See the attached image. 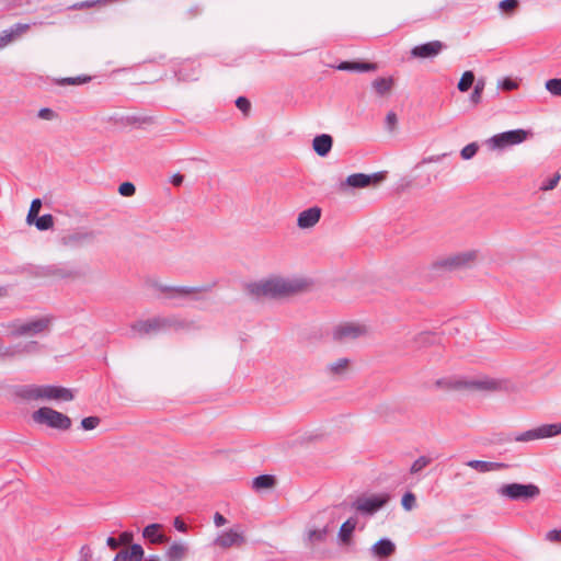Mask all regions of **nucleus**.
Masks as SVG:
<instances>
[{
    "label": "nucleus",
    "instance_id": "nucleus-1",
    "mask_svg": "<svg viewBox=\"0 0 561 561\" xmlns=\"http://www.w3.org/2000/svg\"><path fill=\"white\" fill-rule=\"evenodd\" d=\"M309 282L301 277L271 275L248 284V293L255 298H285L305 291Z\"/></svg>",
    "mask_w": 561,
    "mask_h": 561
},
{
    "label": "nucleus",
    "instance_id": "nucleus-2",
    "mask_svg": "<svg viewBox=\"0 0 561 561\" xmlns=\"http://www.w3.org/2000/svg\"><path fill=\"white\" fill-rule=\"evenodd\" d=\"M16 396L25 401L69 402L73 390L56 385H25L16 389Z\"/></svg>",
    "mask_w": 561,
    "mask_h": 561
},
{
    "label": "nucleus",
    "instance_id": "nucleus-3",
    "mask_svg": "<svg viewBox=\"0 0 561 561\" xmlns=\"http://www.w3.org/2000/svg\"><path fill=\"white\" fill-rule=\"evenodd\" d=\"M55 318L45 313L28 319H18L7 325L11 337H34L47 335L53 328Z\"/></svg>",
    "mask_w": 561,
    "mask_h": 561
},
{
    "label": "nucleus",
    "instance_id": "nucleus-4",
    "mask_svg": "<svg viewBox=\"0 0 561 561\" xmlns=\"http://www.w3.org/2000/svg\"><path fill=\"white\" fill-rule=\"evenodd\" d=\"M480 259L478 250H465L448 256L438 259L433 263L435 270L455 271L460 268H469L473 266Z\"/></svg>",
    "mask_w": 561,
    "mask_h": 561
},
{
    "label": "nucleus",
    "instance_id": "nucleus-5",
    "mask_svg": "<svg viewBox=\"0 0 561 561\" xmlns=\"http://www.w3.org/2000/svg\"><path fill=\"white\" fill-rule=\"evenodd\" d=\"M32 420L35 424L45 425L53 430L68 431L71 425V419L49 407H42L32 413Z\"/></svg>",
    "mask_w": 561,
    "mask_h": 561
},
{
    "label": "nucleus",
    "instance_id": "nucleus-6",
    "mask_svg": "<svg viewBox=\"0 0 561 561\" xmlns=\"http://www.w3.org/2000/svg\"><path fill=\"white\" fill-rule=\"evenodd\" d=\"M510 382L489 376L466 377L465 391L491 393L507 390Z\"/></svg>",
    "mask_w": 561,
    "mask_h": 561
},
{
    "label": "nucleus",
    "instance_id": "nucleus-7",
    "mask_svg": "<svg viewBox=\"0 0 561 561\" xmlns=\"http://www.w3.org/2000/svg\"><path fill=\"white\" fill-rule=\"evenodd\" d=\"M526 139V130L514 129L493 135L484 141V146L490 151H503L515 145L522 144Z\"/></svg>",
    "mask_w": 561,
    "mask_h": 561
},
{
    "label": "nucleus",
    "instance_id": "nucleus-8",
    "mask_svg": "<svg viewBox=\"0 0 561 561\" xmlns=\"http://www.w3.org/2000/svg\"><path fill=\"white\" fill-rule=\"evenodd\" d=\"M385 180L383 172L373 174L354 173L348 175L343 182L340 183V192H346L348 188H366L376 186Z\"/></svg>",
    "mask_w": 561,
    "mask_h": 561
},
{
    "label": "nucleus",
    "instance_id": "nucleus-9",
    "mask_svg": "<svg viewBox=\"0 0 561 561\" xmlns=\"http://www.w3.org/2000/svg\"><path fill=\"white\" fill-rule=\"evenodd\" d=\"M245 543L244 529L237 524L229 529L220 531L214 539L213 545L220 549L239 548Z\"/></svg>",
    "mask_w": 561,
    "mask_h": 561
},
{
    "label": "nucleus",
    "instance_id": "nucleus-10",
    "mask_svg": "<svg viewBox=\"0 0 561 561\" xmlns=\"http://www.w3.org/2000/svg\"><path fill=\"white\" fill-rule=\"evenodd\" d=\"M388 501V494L359 496L353 502L352 507L362 515L371 516L381 510Z\"/></svg>",
    "mask_w": 561,
    "mask_h": 561
},
{
    "label": "nucleus",
    "instance_id": "nucleus-11",
    "mask_svg": "<svg viewBox=\"0 0 561 561\" xmlns=\"http://www.w3.org/2000/svg\"><path fill=\"white\" fill-rule=\"evenodd\" d=\"M368 333L365 324L357 322H345L336 325L333 330V339L340 343H350Z\"/></svg>",
    "mask_w": 561,
    "mask_h": 561
},
{
    "label": "nucleus",
    "instance_id": "nucleus-12",
    "mask_svg": "<svg viewBox=\"0 0 561 561\" xmlns=\"http://www.w3.org/2000/svg\"><path fill=\"white\" fill-rule=\"evenodd\" d=\"M173 325V321L168 318H150L139 320L131 324V331L138 336L156 334Z\"/></svg>",
    "mask_w": 561,
    "mask_h": 561
},
{
    "label": "nucleus",
    "instance_id": "nucleus-13",
    "mask_svg": "<svg viewBox=\"0 0 561 561\" xmlns=\"http://www.w3.org/2000/svg\"><path fill=\"white\" fill-rule=\"evenodd\" d=\"M353 371V359L350 357H339L330 360L323 368L324 375L332 380H342L347 378Z\"/></svg>",
    "mask_w": 561,
    "mask_h": 561
},
{
    "label": "nucleus",
    "instance_id": "nucleus-14",
    "mask_svg": "<svg viewBox=\"0 0 561 561\" xmlns=\"http://www.w3.org/2000/svg\"><path fill=\"white\" fill-rule=\"evenodd\" d=\"M561 434V423L542 424L528 430V440L550 438Z\"/></svg>",
    "mask_w": 561,
    "mask_h": 561
},
{
    "label": "nucleus",
    "instance_id": "nucleus-15",
    "mask_svg": "<svg viewBox=\"0 0 561 561\" xmlns=\"http://www.w3.org/2000/svg\"><path fill=\"white\" fill-rule=\"evenodd\" d=\"M396 543L392 540L388 538H381L370 547L369 552L373 558L385 560L392 556L396 552Z\"/></svg>",
    "mask_w": 561,
    "mask_h": 561
},
{
    "label": "nucleus",
    "instance_id": "nucleus-16",
    "mask_svg": "<svg viewBox=\"0 0 561 561\" xmlns=\"http://www.w3.org/2000/svg\"><path fill=\"white\" fill-rule=\"evenodd\" d=\"M444 48V44L439 41L428 42L412 48L411 55L416 58H433L437 56Z\"/></svg>",
    "mask_w": 561,
    "mask_h": 561
},
{
    "label": "nucleus",
    "instance_id": "nucleus-17",
    "mask_svg": "<svg viewBox=\"0 0 561 561\" xmlns=\"http://www.w3.org/2000/svg\"><path fill=\"white\" fill-rule=\"evenodd\" d=\"M321 217V209L319 207H310L302 210L297 217V226L300 229H309L314 227Z\"/></svg>",
    "mask_w": 561,
    "mask_h": 561
},
{
    "label": "nucleus",
    "instance_id": "nucleus-18",
    "mask_svg": "<svg viewBox=\"0 0 561 561\" xmlns=\"http://www.w3.org/2000/svg\"><path fill=\"white\" fill-rule=\"evenodd\" d=\"M39 345L36 341H31L23 346L14 345L0 348V356L3 358H13L21 354H31L38 350Z\"/></svg>",
    "mask_w": 561,
    "mask_h": 561
},
{
    "label": "nucleus",
    "instance_id": "nucleus-19",
    "mask_svg": "<svg viewBox=\"0 0 561 561\" xmlns=\"http://www.w3.org/2000/svg\"><path fill=\"white\" fill-rule=\"evenodd\" d=\"M497 494L512 501L526 499V484H504L497 489Z\"/></svg>",
    "mask_w": 561,
    "mask_h": 561
},
{
    "label": "nucleus",
    "instance_id": "nucleus-20",
    "mask_svg": "<svg viewBox=\"0 0 561 561\" xmlns=\"http://www.w3.org/2000/svg\"><path fill=\"white\" fill-rule=\"evenodd\" d=\"M28 30L30 24L22 23H18L8 30H4L0 34V49L7 47L9 44H11L14 39H16L19 36L24 34Z\"/></svg>",
    "mask_w": 561,
    "mask_h": 561
},
{
    "label": "nucleus",
    "instance_id": "nucleus-21",
    "mask_svg": "<svg viewBox=\"0 0 561 561\" xmlns=\"http://www.w3.org/2000/svg\"><path fill=\"white\" fill-rule=\"evenodd\" d=\"M466 377H443L435 381V387L445 391H465Z\"/></svg>",
    "mask_w": 561,
    "mask_h": 561
},
{
    "label": "nucleus",
    "instance_id": "nucleus-22",
    "mask_svg": "<svg viewBox=\"0 0 561 561\" xmlns=\"http://www.w3.org/2000/svg\"><path fill=\"white\" fill-rule=\"evenodd\" d=\"M162 525L161 524H150L146 526L142 530V537L147 539L151 543H164L169 539L162 534Z\"/></svg>",
    "mask_w": 561,
    "mask_h": 561
},
{
    "label": "nucleus",
    "instance_id": "nucleus-23",
    "mask_svg": "<svg viewBox=\"0 0 561 561\" xmlns=\"http://www.w3.org/2000/svg\"><path fill=\"white\" fill-rule=\"evenodd\" d=\"M333 139L328 134L316 136L312 140V148L320 157H325L332 149Z\"/></svg>",
    "mask_w": 561,
    "mask_h": 561
},
{
    "label": "nucleus",
    "instance_id": "nucleus-24",
    "mask_svg": "<svg viewBox=\"0 0 561 561\" xmlns=\"http://www.w3.org/2000/svg\"><path fill=\"white\" fill-rule=\"evenodd\" d=\"M94 234L90 231H75L61 239V243L66 247L81 245L93 240Z\"/></svg>",
    "mask_w": 561,
    "mask_h": 561
},
{
    "label": "nucleus",
    "instance_id": "nucleus-25",
    "mask_svg": "<svg viewBox=\"0 0 561 561\" xmlns=\"http://www.w3.org/2000/svg\"><path fill=\"white\" fill-rule=\"evenodd\" d=\"M393 84L392 77H380L373 81L371 87L378 96L386 98L391 93Z\"/></svg>",
    "mask_w": 561,
    "mask_h": 561
},
{
    "label": "nucleus",
    "instance_id": "nucleus-26",
    "mask_svg": "<svg viewBox=\"0 0 561 561\" xmlns=\"http://www.w3.org/2000/svg\"><path fill=\"white\" fill-rule=\"evenodd\" d=\"M188 553V547L184 542H173L165 551L167 561H182Z\"/></svg>",
    "mask_w": 561,
    "mask_h": 561
},
{
    "label": "nucleus",
    "instance_id": "nucleus-27",
    "mask_svg": "<svg viewBox=\"0 0 561 561\" xmlns=\"http://www.w3.org/2000/svg\"><path fill=\"white\" fill-rule=\"evenodd\" d=\"M337 69L339 70H350V71L366 72V71H375L377 69V65L376 64H370V62H350V61H344V62H341L337 66Z\"/></svg>",
    "mask_w": 561,
    "mask_h": 561
},
{
    "label": "nucleus",
    "instance_id": "nucleus-28",
    "mask_svg": "<svg viewBox=\"0 0 561 561\" xmlns=\"http://www.w3.org/2000/svg\"><path fill=\"white\" fill-rule=\"evenodd\" d=\"M159 289L162 293L168 294V297L175 298V297H184L192 294H195L198 291L195 287H169V286H159Z\"/></svg>",
    "mask_w": 561,
    "mask_h": 561
},
{
    "label": "nucleus",
    "instance_id": "nucleus-29",
    "mask_svg": "<svg viewBox=\"0 0 561 561\" xmlns=\"http://www.w3.org/2000/svg\"><path fill=\"white\" fill-rule=\"evenodd\" d=\"M357 520L353 517L348 518L344 522L339 530V539L343 543H348L351 541L352 535L356 528Z\"/></svg>",
    "mask_w": 561,
    "mask_h": 561
},
{
    "label": "nucleus",
    "instance_id": "nucleus-30",
    "mask_svg": "<svg viewBox=\"0 0 561 561\" xmlns=\"http://www.w3.org/2000/svg\"><path fill=\"white\" fill-rule=\"evenodd\" d=\"M275 485V478L268 474H262L253 479L252 488L256 491L272 489Z\"/></svg>",
    "mask_w": 561,
    "mask_h": 561
},
{
    "label": "nucleus",
    "instance_id": "nucleus-31",
    "mask_svg": "<svg viewBox=\"0 0 561 561\" xmlns=\"http://www.w3.org/2000/svg\"><path fill=\"white\" fill-rule=\"evenodd\" d=\"M328 534V527L322 528H310L306 531V540L309 543L321 542L325 539Z\"/></svg>",
    "mask_w": 561,
    "mask_h": 561
},
{
    "label": "nucleus",
    "instance_id": "nucleus-32",
    "mask_svg": "<svg viewBox=\"0 0 561 561\" xmlns=\"http://www.w3.org/2000/svg\"><path fill=\"white\" fill-rule=\"evenodd\" d=\"M474 82V75L472 71H465L458 82V90L460 92L468 91Z\"/></svg>",
    "mask_w": 561,
    "mask_h": 561
},
{
    "label": "nucleus",
    "instance_id": "nucleus-33",
    "mask_svg": "<svg viewBox=\"0 0 561 561\" xmlns=\"http://www.w3.org/2000/svg\"><path fill=\"white\" fill-rule=\"evenodd\" d=\"M33 224L41 231L48 230L54 226V217L50 214H45L38 218L36 217Z\"/></svg>",
    "mask_w": 561,
    "mask_h": 561
},
{
    "label": "nucleus",
    "instance_id": "nucleus-34",
    "mask_svg": "<svg viewBox=\"0 0 561 561\" xmlns=\"http://www.w3.org/2000/svg\"><path fill=\"white\" fill-rule=\"evenodd\" d=\"M519 7L518 0H502L499 3V10L505 15H512Z\"/></svg>",
    "mask_w": 561,
    "mask_h": 561
},
{
    "label": "nucleus",
    "instance_id": "nucleus-35",
    "mask_svg": "<svg viewBox=\"0 0 561 561\" xmlns=\"http://www.w3.org/2000/svg\"><path fill=\"white\" fill-rule=\"evenodd\" d=\"M483 90H484V81L483 80H479L474 88H473V91L472 93L470 94V98H469V101L472 105H478L479 103H481V100H482V93H483Z\"/></svg>",
    "mask_w": 561,
    "mask_h": 561
},
{
    "label": "nucleus",
    "instance_id": "nucleus-36",
    "mask_svg": "<svg viewBox=\"0 0 561 561\" xmlns=\"http://www.w3.org/2000/svg\"><path fill=\"white\" fill-rule=\"evenodd\" d=\"M561 179L560 173L556 172L547 180H543L539 185V191L546 192L553 190Z\"/></svg>",
    "mask_w": 561,
    "mask_h": 561
},
{
    "label": "nucleus",
    "instance_id": "nucleus-37",
    "mask_svg": "<svg viewBox=\"0 0 561 561\" xmlns=\"http://www.w3.org/2000/svg\"><path fill=\"white\" fill-rule=\"evenodd\" d=\"M41 207H42V201L39 198H35L32 201L30 209H28V214L26 216V222L28 225H32L34 222V220L36 219V217L41 210Z\"/></svg>",
    "mask_w": 561,
    "mask_h": 561
},
{
    "label": "nucleus",
    "instance_id": "nucleus-38",
    "mask_svg": "<svg viewBox=\"0 0 561 561\" xmlns=\"http://www.w3.org/2000/svg\"><path fill=\"white\" fill-rule=\"evenodd\" d=\"M127 552V561H140L144 558V549L140 545L134 543Z\"/></svg>",
    "mask_w": 561,
    "mask_h": 561
},
{
    "label": "nucleus",
    "instance_id": "nucleus-39",
    "mask_svg": "<svg viewBox=\"0 0 561 561\" xmlns=\"http://www.w3.org/2000/svg\"><path fill=\"white\" fill-rule=\"evenodd\" d=\"M479 150L477 142H470L460 150V156L463 160L472 159Z\"/></svg>",
    "mask_w": 561,
    "mask_h": 561
},
{
    "label": "nucleus",
    "instance_id": "nucleus-40",
    "mask_svg": "<svg viewBox=\"0 0 561 561\" xmlns=\"http://www.w3.org/2000/svg\"><path fill=\"white\" fill-rule=\"evenodd\" d=\"M546 89L557 96H561V78L549 79L546 81Z\"/></svg>",
    "mask_w": 561,
    "mask_h": 561
},
{
    "label": "nucleus",
    "instance_id": "nucleus-41",
    "mask_svg": "<svg viewBox=\"0 0 561 561\" xmlns=\"http://www.w3.org/2000/svg\"><path fill=\"white\" fill-rule=\"evenodd\" d=\"M466 465L481 473L490 472L489 461L469 460Z\"/></svg>",
    "mask_w": 561,
    "mask_h": 561
},
{
    "label": "nucleus",
    "instance_id": "nucleus-42",
    "mask_svg": "<svg viewBox=\"0 0 561 561\" xmlns=\"http://www.w3.org/2000/svg\"><path fill=\"white\" fill-rule=\"evenodd\" d=\"M402 507L405 511H412L415 507L416 499L415 495L411 492H407L401 500Z\"/></svg>",
    "mask_w": 561,
    "mask_h": 561
},
{
    "label": "nucleus",
    "instance_id": "nucleus-43",
    "mask_svg": "<svg viewBox=\"0 0 561 561\" xmlns=\"http://www.w3.org/2000/svg\"><path fill=\"white\" fill-rule=\"evenodd\" d=\"M430 463V459L424 457V456H421L419 457L411 466L410 468V472L411 473H417L420 472L421 470H423L427 465Z\"/></svg>",
    "mask_w": 561,
    "mask_h": 561
},
{
    "label": "nucleus",
    "instance_id": "nucleus-44",
    "mask_svg": "<svg viewBox=\"0 0 561 561\" xmlns=\"http://www.w3.org/2000/svg\"><path fill=\"white\" fill-rule=\"evenodd\" d=\"M99 424H100V419L98 416H88L81 421V427L84 431L94 430L95 427H98Z\"/></svg>",
    "mask_w": 561,
    "mask_h": 561
},
{
    "label": "nucleus",
    "instance_id": "nucleus-45",
    "mask_svg": "<svg viewBox=\"0 0 561 561\" xmlns=\"http://www.w3.org/2000/svg\"><path fill=\"white\" fill-rule=\"evenodd\" d=\"M118 192H119L121 195L129 197V196H133L135 194L136 187L130 182H124V183H122L119 185Z\"/></svg>",
    "mask_w": 561,
    "mask_h": 561
},
{
    "label": "nucleus",
    "instance_id": "nucleus-46",
    "mask_svg": "<svg viewBox=\"0 0 561 561\" xmlns=\"http://www.w3.org/2000/svg\"><path fill=\"white\" fill-rule=\"evenodd\" d=\"M37 116L44 121H54L57 118V113L49 107H43L38 111Z\"/></svg>",
    "mask_w": 561,
    "mask_h": 561
},
{
    "label": "nucleus",
    "instance_id": "nucleus-47",
    "mask_svg": "<svg viewBox=\"0 0 561 561\" xmlns=\"http://www.w3.org/2000/svg\"><path fill=\"white\" fill-rule=\"evenodd\" d=\"M448 153H440V154H433L428 157H424L421 160V164H431V163H438L440 162L445 157H447Z\"/></svg>",
    "mask_w": 561,
    "mask_h": 561
},
{
    "label": "nucleus",
    "instance_id": "nucleus-48",
    "mask_svg": "<svg viewBox=\"0 0 561 561\" xmlns=\"http://www.w3.org/2000/svg\"><path fill=\"white\" fill-rule=\"evenodd\" d=\"M236 105L244 114H247L250 111V107H251L250 101L247 98H243V96H239L236 100Z\"/></svg>",
    "mask_w": 561,
    "mask_h": 561
},
{
    "label": "nucleus",
    "instance_id": "nucleus-49",
    "mask_svg": "<svg viewBox=\"0 0 561 561\" xmlns=\"http://www.w3.org/2000/svg\"><path fill=\"white\" fill-rule=\"evenodd\" d=\"M386 124L390 130H394L398 124V117L394 112H389L386 116Z\"/></svg>",
    "mask_w": 561,
    "mask_h": 561
},
{
    "label": "nucleus",
    "instance_id": "nucleus-50",
    "mask_svg": "<svg viewBox=\"0 0 561 561\" xmlns=\"http://www.w3.org/2000/svg\"><path fill=\"white\" fill-rule=\"evenodd\" d=\"M546 539L551 542L561 543V529H552L546 534Z\"/></svg>",
    "mask_w": 561,
    "mask_h": 561
},
{
    "label": "nucleus",
    "instance_id": "nucleus-51",
    "mask_svg": "<svg viewBox=\"0 0 561 561\" xmlns=\"http://www.w3.org/2000/svg\"><path fill=\"white\" fill-rule=\"evenodd\" d=\"M87 79H82L80 77H76V78H64L60 80V83L61 84H79V83H82V82H85Z\"/></svg>",
    "mask_w": 561,
    "mask_h": 561
},
{
    "label": "nucleus",
    "instance_id": "nucleus-52",
    "mask_svg": "<svg viewBox=\"0 0 561 561\" xmlns=\"http://www.w3.org/2000/svg\"><path fill=\"white\" fill-rule=\"evenodd\" d=\"M214 524H215L217 527H221V526H224V525H226V524H227V519H226V517H225L222 514H220V513H218V512H217V513H215V515H214Z\"/></svg>",
    "mask_w": 561,
    "mask_h": 561
},
{
    "label": "nucleus",
    "instance_id": "nucleus-53",
    "mask_svg": "<svg viewBox=\"0 0 561 561\" xmlns=\"http://www.w3.org/2000/svg\"><path fill=\"white\" fill-rule=\"evenodd\" d=\"M173 525L181 533H185L187 530L186 524L180 517L174 519Z\"/></svg>",
    "mask_w": 561,
    "mask_h": 561
},
{
    "label": "nucleus",
    "instance_id": "nucleus-54",
    "mask_svg": "<svg viewBox=\"0 0 561 561\" xmlns=\"http://www.w3.org/2000/svg\"><path fill=\"white\" fill-rule=\"evenodd\" d=\"M490 472L507 468L508 466L503 462L489 461Z\"/></svg>",
    "mask_w": 561,
    "mask_h": 561
},
{
    "label": "nucleus",
    "instance_id": "nucleus-55",
    "mask_svg": "<svg viewBox=\"0 0 561 561\" xmlns=\"http://www.w3.org/2000/svg\"><path fill=\"white\" fill-rule=\"evenodd\" d=\"M540 493V490L535 484L528 483V499H534L538 496Z\"/></svg>",
    "mask_w": 561,
    "mask_h": 561
},
{
    "label": "nucleus",
    "instance_id": "nucleus-56",
    "mask_svg": "<svg viewBox=\"0 0 561 561\" xmlns=\"http://www.w3.org/2000/svg\"><path fill=\"white\" fill-rule=\"evenodd\" d=\"M133 539V534L131 533H123L119 537V542L121 543H129Z\"/></svg>",
    "mask_w": 561,
    "mask_h": 561
},
{
    "label": "nucleus",
    "instance_id": "nucleus-57",
    "mask_svg": "<svg viewBox=\"0 0 561 561\" xmlns=\"http://www.w3.org/2000/svg\"><path fill=\"white\" fill-rule=\"evenodd\" d=\"M3 2L10 9L18 8V7L22 5L21 0H3Z\"/></svg>",
    "mask_w": 561,
    "mask_h": 561
},
{
    "label": "nucleus",
    "instance_id": "nucleus-58",
    "mask_svg": "<svg viewBox=\"0 0 561 561\" xmlns=\"http://www.w3.org/2000/svg\"><path fill=\"white\" fill-rule=\"evenodd\" d=\"M106 543L111 549H116V548H118L121 542L117 539H115L114 537H108L106 540Z\"/></svg>",
    "mask_w": 561,
    "mask_h": 561
},
{
    "label": "nucleus",
    "instance_id": "nucleus-59",
    "mask_svg": "<svg viewBox=\"0 0 561 561\" xmlns=\"http://www.w3.org/2000/svg\"><path fill=\"white\" fill-rule=\"evenodd\" d=\"M183 180H184L183 175L174 174L171 179V182L173 185L179 186L183 183Z\"/></svg>",
    "mask_w": 561,
    "mask_h": 561
},
{
    "label": "nucleus",
    "instance_id": "nucleus-60",
    "mask_svg": "<svg viewBox=\"0 0 561 561\" xmlns=\"http://www.w3.org/2000/svg\"><path fill=\"white\" fill-rule=\"evenodd\" d=\"M113 561H127V552H118Z\"/></svg>",
    "mask_w": 561,
    "mask_h": 561
},
{
    "label": "nucleus",
    "instance_id": "nucleus-61",
    "mask_svg": "<svg viewBox=\"0 0 561 561\" xmlns=\"http://www.w3.org/2000/svg\"><path fill=\"white\" fill-rule=\"evenodd\" d=\"M8 296V287L4 285H0V298Z\"/></svg>",
    "mask_w": 561,
    "mask_h": 561
},
{
    "label": "nucleus",
    "instance_id": "nucleus-62",
    "mask_svg": "<svg viewBox=\"0 0 561 561\" xmlns=\"http://www.w3.org/2000/svg\"><path fill=\"white\" fill-rule=\"evenodd\" d=\"M146 561H160V558L158 556H149Z\"/></svg>",
    "mask_w": 561,
    "mask_h": 561
},
{
    "label": "nucleus",
    "instance_id": "nucleus-63",
    "mask_svg": "<svg viewBox=\"0 0 561 561\" xmlns=\"http://www.w3.org/2000/svg\"><path fill=\"white\" fill-rule=\"evenodd\" d=\"M92 3L90 2H84V3H81V4H75L73 8H82V7H91Z\"/></svg>",
    "mask_w": 561,
    "mask_h": 561
},
{
    "label": "nucleus",
    "instance_id": "nucleus-64",
    "mask_svg": "<svg viewBox=\"0 0 561 561\" xmlns=\"http://www.w3.org/2000/svg\"><path fill=\"white\" fill-rule=\"evenodd\" d=\"M514 84L511 81L505 82L504 88L512 89Z\"/></svg>",
    "mask_w": 561,
    "mask_h": 561
}]
</instances>
